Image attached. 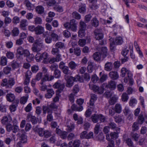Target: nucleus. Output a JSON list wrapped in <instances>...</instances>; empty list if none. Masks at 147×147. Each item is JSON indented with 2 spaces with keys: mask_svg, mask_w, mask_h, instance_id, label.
Masks as SVG:
<instances>
[{
  "mask_svg": "<svg viewBox=\"0 0 147 147\" xmlns=\"http://www.w3.org/2000/svg\"><path fill=\"white\" fill-rule=\"evenodd\" d=\"M95 38L96 40H101L103 38V34L102 33L101 30L96 29L94 32Z\"/></svg>",
  "mask_w": 147,
  "mask_h": 147,
  "instance_id": "obj_10",
  "label": "nucleus"
},
{
  "mask_svg": "<svg viewBox=\"0 0 147 147\" xmlns=\"http://www.w3.org/2000/svg\"><path fill=\"white\" fill-rule=\"evenodd\" d=\"M109 40L110 41V46L111 49L112 47H113V45L115 44L117 45H120L122 44L123 42L122 38L120 37H117L116 38L115 42L113 41V39L112 38L109 39Z\"/></svg>",
  "mask_w": 147,
  "mask_h": 147,
  "instance_id": "obj_8",
  "label": "nucleus"
},
{
  "mask_svg": "<svg viewBox=\"0 0 147 147\" xmlns=\"http://www.w3.org/2000/svg\"><path fill=\"white\" fill-rule=\"evenodd\" d=\"M131 136L135 140L137 141L138 140L139 135L136 133L133 132L131 133Z\"/></svg>",
  "mask_w": 147,
  "mask_h": 147,
  "instance_id": "obj_52",
  "label": "nucleus"
},
{
  "mask_svg": "<svg viewBox=\"0 0 147 147\" xmlns=\"http://www.w3.org/2000/svg\"><path fill=\"white\" fill-rule=\"evenodd\" d=\"M109 127L110 128L116 130L117 133H119L120 131V128L117 127L116 125L113 122H111L109 123Z\"/></svg>",
  "mask_w": 147,
  "mask_h": 147,
  "instance_id": "obj_14",
  "label": "nucleus"
},
{
  "mask_svg": "<svg viewBox=\"0 0 147 147\" xmlns=\"http://www.w3.org/2000/svg\"><path fill=\"white\" fill-rule=\"evenodd\" d=\"M24 49L22 47H19L17 49V53L20 55H23V53Z\"/></svg>",
  "mask_w": 147,
  "mask_h": 147,
  "instance_id": "obj_57",
  "label": "nucleus"
},
{
  "mask_svg": "<svg viewBox=\"0 0 147 147\" xmlns=\"http://www.w3.org/2000/svg\"><path fill=\"white\" fill-rule=\"evenodd\" d=\"M39 70V67L37 65H35L31 67V70L34 73H36Z\"/></svg>",
  "mask_w": 147,
  "mask_h": 147,
  "instance_id": "obj_59",
  "label": "nucleus"
},
{
  "mask_svg": "<svg viewBox=\"0 0 147 147\" xmlns=\"http://www.w3.org/2000/svg\"><path fill=\"white\" fill-rule=\"evenodd\" d=\"M62 70L63 72L65 74V76L71 74V72L69 69V67L67 66L65 67Z\"/></svg>",
  "mask_w": 147,
  "mask_h": 147,
  "instance_id": "obj_35",
  "label": "nucleus"
},
{
  "mask_svg": "<svg viewBox=\"0 0 147 147\" xmlns=\"http://www.w3.org/2000/svg\"><path fill=\"white\" fill-rule=\"evenodd\" d=\"M28 98V95L26 94V96L22 97L20 100V102L21 104H24L27 101Z\"/></svg>",
  "mask_w": 147,
  "mask_h": 147,
  "instance_id": "obj_44",
  "label": "nucleus"
},
{
  "mask_svg": "<svg viewBox=\"0 0 147 147\" xmlns=\"http://www.w3.org/2000/svg\"><path fill=\"white\" fill-rule=\"evenodd\" d=\"M36 10L38 13H42L44 12V9L42 6H38L36 7Z\"/></svg>",
  "mask_w": 147,
  "mask_h": 147,
  "instance_id": "obj_36",
  "label": "nucleus"
},
{
  "mask_svg": "<svg viewBox=\"0 0 147 147\" xmlns=\"http://www.w3.org/2000/svg\"><path fill=\"white\" fill-rule=\"evenodd\" d=\"M91 23L92 26L97 27L99 24V21L96 17L93 18L91 20Z\"/></svg>",
  "mask_w": 147,
  "mask_h": 147,
  "instance_id": "obj_34",
  "label": "nucleus"
},
{
  "mask_svg": "<svg viewBox=\"0 0 147 147\" xmlns=\"http://www.w3.org/2000/svg\"><path fill=\"white\" fill-rule=\"evenodd\" d=\"M44 136L46 138H48L49 137L51 136V132L47 130H45L44 134H43Z\"/></svg>",
  "mask_w": 147,
  "mask_h": 147,
  "instance_id": "obj_62",
  "label": "nucleus"
},
{
  "mask_svg": "<svg viewBox=\"0 0 147 147\" xmlns=\"http://www.w3.org/2000/svg\"><path fill=\"white\" fill-rule=\"evenodd\" d=\"M81 50L79 47H77L75 49L74 53L77 56H79L81 54Z\"/></svg>",
  "mask_w": 147,
  "mask_h": 147,
  "instance_id": "obj_60",
  "label": "nucleus"
},
{
  "mask_svg": "<svg viewBox=\"0 0 147 147\" xmlns=\"http://www.w3.org/2000/svg\"><path fill=\"white\" fill-rule=\"evenodd\" d=\"M64 78L66 82V86L68 88L71 87L74 84V82L77 81V78L76 77H74L65 75L64 76Z\"/></svg>",
  "mask_w": 147,
  "mask_h": 147,
  "instance_id": "obj_5",
  "label": "nucleus"
},
{
  "mask_svg": "<svg viewBox=\"0 0 147 147\" xmlns=\"http://www.w3.org/2000/svg\"><path fill=\"white\" fill-rule=\"evenodd\" d=\"M123 112L124 114L126 116L131 114V111L129 109V107L126 106L123 110Z\"/></svg>",
  "mask_w": 147,
  "mask_h": 147,
  "instance_id": "obj_45",
  "label": "nucleus"
},
{
  "mask_svg": "<svg viewBox=\"0 0 147 147\" xmlns=\"http://www.w3.org/2000/svg\"><path fill=\"white\" fill-rule=\"evenodd\" d=\"M34 23L35 24H40L42 23L41 19L39 17H36L34 18Z\"/></svg>",
  "mask_w": 147,
  "mask_h": 147,
  "instance_id": "obj_42",
  "label": "nucleus"
},
{
  "mask_svg": "<svg viewBox=\"0 0 147 147\" xmlns=\"http://www.w3.org/2000/svg\"><path fill=\"white\" fill-rule=\"evenodd\" d=\"M100 54L103 57H105L108 55L107 49V47H102L100 51Z\"/></svg>",
  "mask_w": 147,
  "mask_h": 147,
  "instance_id": "obj_24",
  "label": "nucleus"
},
{
  "mask_svg": "<svg viewBox=\"0 0 147 147\" xmlns=\"http://www.w3.org/2000/svg\"><path fill=\"white\" fill-rule=\"evenodd\" d=\"M121 76L122 77H124L125 76L126 74H127V76L129 78H130L132 77V74L129 70L127 69L125 67H123L121 69Z\"/></svg>",
  "mask_w": 147,
  "mask_h": 147,
  "instance_id": "obj_9",
  "label": "nucleus"
},
{
  "mask_svg": "<svg viewBox=\"0 0 147 147\" xmlns=\"http://www.w3.org/2000/svg\"><path fill=\"white\" fill-rule=\"evenodd\" d=\"M118 99V97L115 95L110 98V100H109V102L111 105H114L117 102V100Z\"/></svg>",
  "mask_w": 147,
  "mask_h": 147,
  "instance_id": "obj_32",
  "label": "nucleus"
},
{
  "mask_svg": "<svg viewBox=\"0 0 147 147\" xmlns=\"http://www.w3.org/2000/svg\"><path fill=\"white\" fill-rule=\"evenodd\" d=\"M43 114H45L47 113L48 114L53 113L52 109L49 105H44L42 107Z\"/></svg>",
  "mask_w": 147,
  "mask_h": 147,
  "instance_id": "obj_13",
  "label": "nucleus"
},
{
  "mask_svg": "<svg viewBox=\"0 0 147 147\" xmlns=\"http://www.w3.org/2000/svg\"><path fill=\"white\" fill-rule=\"evenodd\" d=\"M79 11L80 13H84L86 11V6L85 4L81 5L79 6Z\"/></svg>",
  "mask_w": 147,
  "mask_h": 147,
  "instance_id": "obj_47",
  "label": "nucleus"
},
{
  "mask_svg": "<svg viewBox=\"0 0 147 147\" xmlns=\"http://www.w3.org/2000/svg\"><path fill=\"white\" fill-rule=\"evenodd\" d=\"M71 109L73 110L81 111L83 109V107L81 105L77 106L75 104H73L71 107Z\"/></svg>",
  "mask_w": 147,
  "mask_h": 147,
  "instance_id": "obj_21",
  "label": "nucleus"
},
{
  "mask_svg": "<svg viewBox=\"0 0 147 147\" xmlns=\"http://www.w3.org/2000/svg\"><path fill=\"white\" fill-rule=\"evenodd\" d=\"M55 47H57L59 49H64L65 48V47L64 44L61 42H57L55 45Z\"/></svg>",
  "mask_w": 147,
  "mask_h": 147,
  "instance_id": "obj_29",
  "label": "nucleus"
},
{
  "mask_svg": "<svg viewBox=\"0 0 147 147\" xmlns=\"http://www.w3.org/2000/svg\"><path fill=\"white\" fill-rule=\"evenodd\" d=\"M11 70V67L8 66H6L4 67L3 69V72L6 75H7L9 74Z\"/></svg>",
  "mask_w": 147,
  "mask_h": 147,
  "instance_id": "obj_41",
  "label": "nucleus"
},
{
  "mask_svg": "<svg viewBox=\"0 0 147 147\" xmlns=\"http://www.w3.org/2000/svg\"><path fill=\"white\" fill-rule=\"evenodd\" d=\"M13 35L14 36H17L19 33V30L17 28H14L12 30Z\"/></svg>",
  "mask_w": 147,
  "mask_h": 147,
  "instance_id": "obj_53",
  "label": "nucleus"
},
{
  "mask_svg": "<svg viewBox=\"0 0 147 147\" xmlns=\"http://www.w3.org/2000/svg\"><path fill=\"white\" fill-rule=\"evenodd\" d=\"M1 121L3 124L6 125L10 123L11 121L10 120L8 119L7 116L3 117Z\"/></svg>",
  "mask_w": 147,
  "mask_h": 147,
  "instance_id": "obj_27",
  "label": "nucleus"
},
{
  "mask_svg": "<svg viewBox=\"0 0 147 147\" xmlns=\"http://www.w3.org/2000/svg\"><path fill=\"white\" fill-rule=\"evenodd\" d=\"M64 26L66 28L69 29L73 32H76L77 30L76 24L74 20H71L70 22H66L64 24Z\"/></svg>",
  "mask_w": 147,
  "mask_h": 147,
  "instance_id": "obj_2",
  "label": "nucleus"
},
{
  "mask_svg": "<svg viewBox=\"0 0 147 147\" xmlns=\"http://www.w3.org/2000/svg\"><path fill=\"white\" fill-rule=\"evenodd\" d=\"M51 53L54 55L59 54L60 51L57 48H53L51 51Z\"/></svg>",
  "mask_w": 147,
  "mask_h": 147,
  "instance_id": "obj_50",
  "label": "nucleus"
},
{
  "mask_svg": "<svg viewBox=\"0 0 147 147\" xmlns=\"http://www.w3.org/2000/svg\"><path fill=\"white\" fill-rule=\"evenodd\" d=\"M18 102L15 104H13L10 105L9 109L11 112H14L16 109L17 107L18 106Z\"/></svg>",
  "mask_w": 147,
  "mask_h": 147,
  "instance_id": "obj_51",
  "label": "nucleus"
},
{
  "mask_svg": "<svg viewBox=\"0 0 147 147\" xmlns=\"http://www.w3.org/2000/svg\"><path fill=\"white\" fill-rule=\"evenodd\" d=\"M43 47V41L37 40L33 45L32 48V50L34 52H38L40 51Z\"/></svg>",
  "mask_w": 147,
  "mask_h": 147,
  "instance_id": "obj_4",
  "label": "nucleus"
},
{
  "mask_svg": "<svg viewBox=\"0 0 147 147\" xmlns=\"http://www.w3.org/2000/svg\"><path fill=\"white\" fill-rule=\"evenodd\" d=\"M8 85L11 87L14 85L15 84V81L14 78H9L8 80Z\"/></svg>",
  "mask_w": 147,
  "mask_h": 147,
  "instance_id": "obj_30",
  "label": "nucleus"
},
{
  "mask_svg": "<svg viewBox=\"0 0 147 147\" xmlns=\"http://www.w3.org/2000/svg\"><path fill=\"white\" fill-rule=\"evenodd\" d=\"M101 55L100 53L99 52H96L94 54L93 57L95 60L98 61L101 59Z\"/></svg>",
  "mask_w": 147,
  "mask_h": 147,
  "instance_id": "obj_25",
  "label": "nucleus"
},
{
  "mask_svg": "<svg viewBox=\"0 0 147 147\" xmlns=\"http://www.w3.org/2000/svg\"><path fill=\"white\" fill-rule=\"evenodd\" d=\"M86 44V40L84 39H80L78 41V44L81 47L84 46Z\"/></svg>",
  "mask_w": 147,
  "mask_h": 147,
  "instance_id": "obj_56",
  "label": "nucleus"
},
{
  "mask_svg": "<svg viewBox=\"0 0 147 147\" xmlns=\"http://www.w3.org/2000/svg\"><path fill=\"white\" fill-rule=\"evenodd\" d=\"M2 82L1 84V85L2 86H5L6 88H8L9 86L8 85V80L6 78H4L2 80Z\"/></svg>",
  "mask_w": 147,
  "mask_h": 147,
  "instance_id": "obj_49",
  "label": "nucleus"
},
{
  "mask_svg": "<svg viewBox=\"0 0 147 147\" xmlns=\"http://www.w3.org/2000/svg\"><path fill=\"white\" fill-rule=\"evenodd\" d=\"M44 28L41 26L38 25L36 27L35 31L36 34L40 35L43 34L44 32Z\"/></svg>",
  "mask_w": 147,
  "mask_h": 147,
  "instance_id": "obj_11",
  "label": "nucleus"
},
{
  "mask_svg": "<svg viewBox=\"0 0 147 147\" xmlns=\"http://www.w3.org/2000/svg\"><path fill=\"white\" fill-rule=\"evenodd\" d=\"M54 79V76H49L48 74H46L44 75L43 77L42 78V79L41 81L43 82L47 81H51L52 80ZM43 83V82L41 83L42 84Z\"/></svg>",
  "mask_w": 147,
  "mask_h": 147,
  "instance_id": "obj_15",
  "label": "nucleus"
},
{
  "mask_svg": "<svg viewBox=\"0 0 147 147\" xmlns=\"http://www.w3.org/2000/svg\"><path fill=\"white\" fill-rule=\"evenodd\" d=\"M49 55L46 52H44L42 54L38 53L35 56V58L37 62L43 60V63L47 64L48 63Z\"/></svg>",
  "mask_w": 147,
  "mask_h": 147,
  "instance_id": "obj_1",
  "label": "nucleus"
},
{
  "mask_svg": "<svg viewBox=\"0 0 147 147\" xmlns=\"http://www.w3.org/2000/svg\"><path fill=\"white\" fill-rule=\"evenodd\" d=\"M109 76L110 78L113 80L117 79L119 77V75L117 72L112 71L109 73Z\"/></svg>",
  "mask_w": 147,
  "mask_h": 147,
  "instance_id": "obj_19",
  "label": "nucleus"
},
{
  "mask_svg": "<svg viewBox=\"0 0 147 147\" xmlns=\"http://www.w3.org/2000/svg\"><path fill=\"white\" fill-rule=\"evenodd\" d=\"M79 64L75 62L71 61L68 64V67L71 70H75L78 66Z\"/></svg>",
  "mask_w": 147,
  "mask_h": 147,
  "instance_id": "obj_20",
  "label": "nucleus"
},
{
  "mask_svg": "<svg viewBox=\"0 0 147 147\" xmlns=\"http://www.w3.org/2000/svg\"><path fill=\"white\" fill-rule=\"evenodd\" d=\"M107 75L106 74H103L101 76L100 79V81L101 82L105 81L107 78Z\"/></svg>",
  "mask_w": 147,
  "mask_h": 147,
  "instance_id": "obj_63",
  "label": "nucleus"
},
{
  "mask_svg": "<svg viewBox=\"0 0 147 147\" xmlns=\"http://www.w3.org/2000/svg\"><path fill=\"white\" fill-rule=\"evenodd\" d=\"M129 98V97L127 93H123L121 96V99L123 102H127Z\"/></svg>",
  "mask_w": 147,
  "mask_h": 147,
  "instance_id": "obj_37",
  "label": "nucleus"
},
{
  "mask_svg": "<svg viewBox=\"0 0 147 147\" xmlns=\"http://www.w3.org/2000/svg\"><path fill=\"white\" fill-rule=\"evenodd\" d=\"M96 95L94 94H90V105L93 106L94 105L95 101L97 99Z\"/></svg>",
  "mask_w": 147,
  "mask_h": 147,
  "instance_id": "obj_22",
  "label": "nucleus"
},
{
  "mask_svg": "<svg viewBox=\"0 0 147 147\" xmlns=\"http://www.w3.org/2000/svg\"><path fill=\"white\" fill-rule=\"evenodd\" d=\"M72 16L77 19L79 20L81 18L80 15L76 12H74L72 13Z\"/></svg>",
  "mask_w": 147,
  "mask_h": 147,
  "instance_id": "obj_58",
  "label": "nucleus"
},
{
  "mask_svg": "<svg viewBox=\"0 0 147 147\" xmlns=\"http://www.w3.org/2000/svg\"><path fill=\"white\" fill-rule=\"evenodd\" d=\"M116 83L115 81L110 80L108 82V83H103L102 85V87L104 89V90H106L108 88L113 90L116 88Z\"/></svg>",
  "mask_w": 147,
  "mask_h": 147,
  "instance_id": "obj_6",
  "label": "nucleus"
},
{
  "mask_svg": "<svg viewBox=\"0 0 147 147\" xmlns=\"http://www.w3.org/2000/svg\"><path fill=\"white\" fill-rule=\"evenodd\" d=\"M54 94V92L52 89H49L47 90V93L45 95L47 98H51Z\"/></svg>",
  "mask_w": 147,
  "mask_h": 147,
  "instance_id": "obj_18",
  "label": "nucleus"
},
{
  "mask_svg": "<svg viewBox=\"0 0 147 147\" xmlns=\"http://www.w3.org/2000/svg\"><path fill=\"white\" fill-rule=\"evenodd\" d=\"M54 76L56 78H59L61 76V72L58 69L55 70L54 73Z\"/></svg>",
  "mask_w": 147,
  "mask_h": 147,
  "instance_id": "obj_48",
  "label": "nucleus"
},
{
  "mask_svg": "<svg viewBox=\"0 0 147 147\" xmlns=\"http://www.w3.org/2000/svg\"><path fill=\"white\" fill-rule=\"evenodd\" d=\"M24 4L26 7L27 9L29 10H33L34 9V5L31 3L28 0H25L24 1Z\"/></svg>",
  "mask_w": 147,
  "mask_h": 147,
  "instance_id": "obj_16",
  "label": "nucleus"
},
{
  "mask_svg": "<svg viewBox=\"0 0 147 147\" xmlns=\"http://www.w3.org/2000/svg\"><path fill=\"white\" fill-rule=\"evenodd\" d=\"M90 118L92 122L94 123H97L99 120L103 122H105L106 120L105 116L101 114H93L92 115Z\"/></svg>",
  "mask_w": 147,
  "mask_h": 147,
  "instance_id": "obj_3",
  "label": "nucleus"
},
{
  "mask_svg": "<svg viewBox=\"0 0 147 147\" xmlns=\"http://www.w3.org/2000/svg\"><path fill=\"white\" fill-rule=\"evenodd\" d=\"M50 36L52 39L55 41H57L58 40L59 38V37L57 34L55 33L54 31H52L51 32Z\"/></svg>",
  "mask_w": 147,
  "mask_h": 147,
  "instance_id": "obj_33",
  "label": "nucleus"
},
{
  "mask_svg": "<svg viewBox=\"0 0 147 147\" xmlns=\"http://www.w3.org/2000/svg\"><path fill=\"white\" fill-rule=\"evenodd\" d=\"M7 63V59L6 57L4 56H2L1 58L0 61V65L2 66L6 65Z\"/></svg>",
  "mask_w": 147,
  "mask_h": 147,
  "instance_id": "obj_26",
  "label": "nucleus"
},
{
  "mask_svg": "<svg viewBox=\"0 0 147 147\" xmlns=\"http://www.w3.org/2000/svg\"><path fill=\"white\" fill-rule=\"evenodd\" d=\"M137 102L136 99L134 98H131L129 102V105L130 106L133 107L136 104Z\"/></svg>",
  "mask_w": 147,
  "mask_h": 147,
  "instance_id": "obj_38",
  "label": "nucleus"
},
{
  "mask_svg": "<svg viewBox=\"0 0 147 147\" xmlns=\"http://www.w3.org/2000/svg\"><path fill=\"white\" fill-rule=\"evenodd\" d=\"M81 143V141L79 140H76L73 142L74 147H79Z\"/></svg>",
  "mask_w": 147,
  "mask_h": 147,
  "instance_id": "obj_54",
  "label": "nucleus"
},
{
  "mask_svg": "<svg viewBox=\"0 0 147 147\" xmlns=\"http://www.w3.org/2000/svg\"><path fill=\"white\" fill-rule=\"evenodd\" d=\"M27 20H22L20 22V26L22 29H24L25 27L27 26Z\"/></svg>",
  "mask_w": 147,
  "mask_h": 147,
  "instance_id": "obj_46",
  "label": "nucleus"
},
{
  "mask_svg": "<svg viewBox=\"0 0 147 147\" xmlns=\"http://www.w3.org/2000/svg\"><path fill=\"white\" fill-rule=\"evenodd\" d=\"M112 109L116 113H120L121 111L122 107L120 104L117 103L115 105L114 107L112 108Z\"/></svg>",
  "mask_w": 147,
  "mask_h": 147,
  "instance_id": "obj_17",
  "label": "nucleus"
},
{
  "mask_svg": "<svg viewBox=\"0 0 147 147\" xmlns=\"http://www.w3.org/2000/svg\"><path fill=\"white\" fill-rule=\"evenodd\" d=\"M11 66L13 69H15L19 67V64L16 61H13L11 63Z\"/></svg>",
  "mask_w": 147,
  "mask_h": 147,
  "instance_id": "obj_64",
  "label": "nucleus"
},
{
  "mask_svg": "<svg viewBox=\"0 0 147 147\" xmlns=\"http://www.w3.org/2000/svg\"><path fill=\"white\" fill-rule=\"evenodd\" d=\"M33 129L34 131H36L38 134L39 136L42 137L44 136L43 134L45 130L42 128H39L38 126H36L35 127H33Z\"/></svg>",
  "mask_w": 147,
  "mask_h": 147,
  "instance_id": "obj_12",
  "label": "nucleus"
},
{
  "mask_svg": "<svg viewBox=\"0 0 147 147\" xmlns=\"http://www.w3.org/2000/svg\"><path fill=\"white\" fill-rule=\"evenodd\" d=\"M6 56L8 59H12L14 57V54L13 52L8 51L6 53Z\"/></svg>",
  "mask_w": 147,
  "mask_h": 147,
  "instance_id": "obj_40",
  "label": "nucleus"
},
{
  "mask_svg": "<svg viewBox=\"0 0 147 147\" xmlns=\"http://www.w3.org/2000/svg\"><path fill=\"white\" fill-rule=\"evenodd\" d=\"M85 30L79 29L78 32V36L80 38H82L85 35Z\"/></svg>",
  "mask_w": 147,
  "mask_h": 147,
  "instance_id": "obj_61",
  "label": "nucleus"
},
{
  "mask_svg": "<svg viewBox=\"0 0 147 147\" xmlns=\"http://www.w3.org/2000/svg\"><path fill=\"white\" fill-rule=\"evenodd\" d=\"M6 97L7 100L10 102L13 101L15 99V96L14 95L12 94H7Z\"/></svg>",
  "mask_w": 147,
  "mask_h": 147,
  "instance_id": "obj_28",
  "label": "nucleus"
},
{
  "mask_svg": "<svg viewBox=\"0 0 147 147\" xmlns=\"http://www.w3.org/2000/svg\"><path fill=\"white\" fill-rule=\"evenodd\" d=\"M144 121V118L143 116L141 114H140L138 117V123L140 124H142L143 123Z\"/></svg>",
  "mask_w": 147,
  "mask_h": 147,
  "instance_id": "obj_55",
  "label": "nucleus"
},
{
  "mask_svg": "<svg viewBox=\"0 0 147 147\" xmlns=\"http://www.w3.org/2000/svg\"><path fill=\"white\" fill-rule=\"evenodd\" d=\"M79 29L85 30L86 27V25L83 21H80V23Z\"/></svg>",
  "mask_w": 147,
  "mask_h": 147,
  "instance_id": "obj_43",
  "label": "nucleus"
},
{
  "mask_svg": "<svg viewBox=\"0 0 147 147\" xmlns=\"http://www.w3.org/2000/svg\"><path fill=\"white\" fill-rule=\"evenodd\" d=\"M20 141L22 143H24L27 142V137L25 134H22L20 136Z\"/></svg>",
  "mask_w": 147,
  "mask_h": 147,
  "instance_id": "obj_31",
  "label": "nucleus"
},
{
  "mask_svg": "<svg viewBox=\"0 0 147 147\" xmlns=\"http://www.w3.org/2000/svg\"><path fill=\"white\" fill-rule=\"evenodd\" d=\"M113 64L111 62H107L105 65V69L107 71H111L113 67Z\"/></svg>",
  "mask_w": 147,
  "mask_h": 147,
  "instance_id": "obj_23",
  "label": "nucleus"
},
{
  "mask_svg": "<svg viewBox=\"0 0 147 147\" xmlns=\"http://www.w3.org/2000/svg\"><path fill=\"white\" fill-rule=\"evenodd\" d=\"M90 88L94 92H96L99 94H102L103 92L104 89L102 87L99 88L98 86L94 84H89Z\"/></svg>",
  "mask_w": 147,
  "mask_h": 147,
  "instance_id": "obj_7",
  "label": "nucleus"
},
{
  "mask_svg": "<svg viewBox=\"0 0 147 147\" xmlns=\"http://www.w3.org/2000/svg\"><path fill=\"white\" fill-rule=\"evenodd\" d=\"M24 54L27 57V59L30 58L31 59L34 57L33 55L30 54L29 51L25 49L24 50L23 53V54Z\"/></svg>",
  "mask_w": 147,
  "mask_h": 147,
  "instance_id": "obj_39",
  "label": "nucleus"
}]
</instances>
